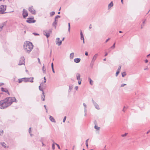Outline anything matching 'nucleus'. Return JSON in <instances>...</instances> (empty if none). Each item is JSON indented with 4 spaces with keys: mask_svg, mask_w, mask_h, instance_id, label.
Returning <instances> with one entry per match:
<instances>
[{
    "mask_svg": "<svg viewBox=\"0 0 150 150\" xmlns=\"http://www.w3.org/2000/svg\"><path fill=\"white\" fill-rule=\"evenodd\" d=\"M126 85V84H125V83H123V84H122L121 85V87H124Z\"/></svg>",
    "mask_w": 150,
    "mask_h": 150,
    "instance_id": "obj_45",
    "label": "nucleus"
},
{
    "mask_svg": "<svg viewBox=\"0 0 150 150\" xmlns=\"http://www.w3.org/2000/svg\"><path fill=\"white\" fill-rule=\"evenodd\" d=\"M113 6V4L112 1H111L108 5V9H110Z\"/></svg>",
    "mask_w": 150,
    "mask_h": 150,
    "instance_id": "obj_15",
    "label": "nucleus"
},
{
    "mask_svg": "<svg viewBox=\"0 0 150 150\" xmlns=\"http://www.w3.org/2000/svg\"><path fill=\"white\" fill-rule=\"evenodd\" d=\"M78 86H76L75 87V89L76 90H77L78 89Z\"/></svg>",
    "mask_w": 150,
    "mask_h": 150,
    "instance_id": "obj_55",
    "label": "nucleus"
},
{
    "mask_svg": "<svg viewBox=\"0 0 150 150\" xmlns=\"http://www.w3.org/2000/svg\"><path fill=\"white\" fill-rule=\"evenodd\" d=\"M40 87H41V84H40V86H39V90L40 91H42V93L43 91V90L42 89V88H41Z\"/></svg>",
    "mask_w": 150,
    "mask_h": 150,
    "instance_id": "obj_35",
    "label": "nucleus"
},
{
    "mask_svg": "<svg viewBox=\"0 0 150 150\" xmlns=\"http://www.w3.org/2000/svg\"><path fill=\"white\" fill-rule=\"evenodd\" d=\"M44 107L45 110H46V112H47V109L46 108V105H44Z\"/></svg>",
    "mask_w": 150,
    "mask_h": 150,
    "instance_id": "obj_51",
    "label": "nucleus"
},
{
    "mask_svg": "<svg viewBox=\"0 0 150 150\" xmlns=\"http://www.w3.org/2000/svg\"><path fill=\"white\" fill-rule=\"evenodd\" d=\"M146 20H145L143 22V24H144Z\"/></svg>",
    "mask_w": 150,
    "mask_h": 150,
    "instance_id": "obj_63",
    "label": "nucleus"
},
{
    "mask_svg": "<svg viewBox=\"0 0 150 150\" xmlns=\"http://www.w3.org/2000/svg\"><path fill=\"white\" fill-rule=\"evenodd\" d=\"M150 132V129L146 133V134H148Z\"/></svg>",
    "mask_w": 150,
    "mask_h": 150,
    "instance_id": "obj_61",
    "label": "nucleus"
},
{
    "mask_svg": "<svg viewBox=\"0 0 150 150\" xmlns=\"http://www.w3.org/2000/svg\"><path fill=\"white\" fill-rule=\"evenodd\" d=\"M66 118H67L66 116L64 117V119H63V122H65Z\"/></svg>",
    "mask_w": 150,
    "mask_h": 150,
    "instance_id": "obj_42",
    "label": "nucleus"
},
{
    "mask_svg": "<svg viewBox=\"0 0 150 150\" xmlns=\"http://www.w3.org/2000/svg\"><path fill=\"white\" fill-rule=\"evenodd\" d=\"M60 17V16H59V15L56 16L55 18L54 19H55V21H57V19L58 18H59Z\"/></svg>",
    "mask_w": 150,
    "mask_h": 150,
    "instance_id": "obj_34",
    "label": "nucleus"
},
{
    "mask_svg": "<svg viewBox=\"0 0 150 150\" xmlns=\"http://www.w3.org/2000/svg\"><path fill=\"white\" fill-rule=\"evenodd\" d=\"M98 56V54H96L94 55L93 56V57L92 60V62H94V61H95V60L96 59L97 57Z\"/></svg>",
    "mask_w": 150,
    "mask_h": 150,
    "instance_id": "obj_13",
    "label": "nucleus"
},
{
    "mask_svg": "<svg viewBox=\"0 0 150 150\" xmlns=\"http://www.w3.org/2000/svg\"><path fill=\"white\" fill-rule=\"evenodd\" d=\"M126 75L125 72H124L122 73V77H124Z\"/></svg>",
    "mask_w": 150,
    "mask_h": 150,
    "instance_id": "obj_31",
    "label": "nucleus"
},
{
    "mask_svg": "<svg viewBox=\"0 0 150 150\" xmlns=\"http://www.w3.org/2000/svg\"><path fill=\"white\" fill-rule=\"evenodd\" d=\"M55 144L57 145V146L58 147V148L59 149H60V146H59V145H58V144H57V143H55Z\"/></svg>",
    "mask_w": 150,
    "mask_h": 150,
    "instance_id": "obj_47",
    "label": "nucleus"
},
{
    "mask_svg": "<svg viewBox=\"0 0 150 150\" xmlns=\"http://www.w3.org/2000/svg\"><path fill=\"white\" fill-rule=\"evenodd\" d=\"M33 46L32 43L29 42L27 41L24 44L23 48L25 52L29 53L32 50Z\"/></svg>",
    "mask_w": 150,
    "mask_h": 150,
    "instance_id": "obj_1",
    "label": "nucleus"
},
{
    "mask_svg": "<svg viewBox=\"0 0 150 150\" xmlns=\"http://www.w3.org/2000/svg\"><path fill=\"white\" fill-rule=\"evenodd\" d=\"M28 10L32 14H35L36 12L35 10L33 8V6H31L29 8Z\"/></svg>",
    "mask_w": 150,
    "mask_h": 150,
    "instance_id": "obj_7",
    "label": "nucleus"
},
{
    "mask_svg": "<svg viewBox=\"0 0 150 150\" xmlns=\"http://www.w3.org/2000/svg\"><path fill=\"white\" fill-rule=\"evenodd\" d=\"M144 26V24L142 25H141V29H142V28H143V27Z\"/></svg>",
    "mask_w": 150,
    "mask_h": 150,
    "instance_id": "obj_58",
    "label": "nucleus"
},
{
    "mask_svg": "<svg viewBox=\"0 0 150 150\" xmlns=\"http://www.w3.org/2000/svg\"><path fill=\"white\" fill-rule=\"evenodd\" d=\"M50 120L51 122H55V119L52 116H50Z\"/></svg>",
    "mask_w": 150,
    "mask_h": 150,
    "instance_id": "obj_18",
    "label": "nucleus"
},
{
    "mask_svg": "<svg viewBox=\"0 0 150 150\" xmlns=\"http://www.w3.org/2000/svg\"><path fill=\"white\" fill-rule=\"evenodd\" d=\"M94 128L97 130H99L100 129V127L98 126H97L95 125L94 126Z\"/></svg>",
    "mask_w": 150,
    "mask_h": 150,
    "instance_id": "obj_27",
    "label": "nucleus"
},
{
    "mask_svg": "<svg viewBox=\"0 0 150 150\" xmlns=\"http://www.w3.org/2000/svg\"><path fill=\"white\" fill-rule=\"evenodd\" d=\"M33 34L34 35H39V34L37 33H33Z\"/></svg>",
    "mask_w": 150,
    "mask_h": 150,
    "instance_id": "obj_46",
    "label": "nucleus"
},
{
    "mask_svg": "<svg viewBox=\"0 0 150 150\" xmlns=\"http://www.w3.org/2000/svg\"><path fill=\"white\" fill-rule=\"evenodd\" d=\"M3 130H1V131H0V135H1V134L3 132Z\"/></svg>",
    "mask_w": 150,
    "mask_h": 150,
    "instance_id": "obj_56",
    "label": "nucleus"
},
{
    "mask_svg": "<svg viewBox=\"0 0 150 150\" xmlns=\"http://www.w3.org/2000/svg\"><path fill=\"white\" fill-rule=\"evenodd\" d=\"M148 60L147 59H146L145 60V62L147 63L148 62Z\"/></svg>",
    "mask_w": 150,
    "mask_h": 150,
    "instance_id": "obj_60",
    "label": "nucleus"
},
{
    "mask_svg": "<svg viewBox=\"0 0 150 150\" xmlns=\"http://www.w3.org/2000/svg\"><path fill=\"white\" fill-rule=\"evenodd\" d=\"M92 102L95 108L97 110H100V108L99 105L93 100V99H92Z\"/></svg>",
    "mask_w": 150,
    "mask_h": 150,
    "instance_id": "obj_6",
    "label": "nucleus"
},
{
    "mask_svg": "<svg viewBox=\"0 0 150 150\" xmlns=\"http://www.w3.org/2000/svg\"><path fill=\"white\" fill-rule=\"evenodd\" d=\"M8 106L7 102H5V99L0 101V108L1 109H4Z\"/></svg>",
    "mask_w": 150,
    "mask_h": 150,
    "instance_id": "obj_3",
    "label": "nucleus"
},
{
    "mask_svg": "<svg viewBox=\"0 0 150 150\" xmlns=\"http://www.w3.org/2000/svg\"><path fill=\"white\" fill-rule=\"evenodd\" d=\"M60 40V38H57L56 39V43L58 46H60L61 45L62 43V41Z\"/></svg>",
    "mask_w": 150,
    "mask_h": 150,
    "instance_id": "obj_8",
    "label": "nucleus"
},
{
    "mask_svg": "<svg viewBox=\"0 0 150 150\" xmlns=\"http://www.w3.org/2000/svg\"><path fill=\"white\" fill-rule=\"evenodd\" d=\"M121 66H119V67H118V68L117 70V71H119L120 72V70L121 69Z\"/></svg>",
    "mask_w": 150,
    "mask_h": 150,
    "instance_id": "obj_40",
    "label": "nucleus"
},
{
    "mask_svg": "<svg viewBox=\"0 0 150 150\" xmlns=\"http://www.w3.org/2000/svg\"><path fill=\"white\" fill-rule=\"evenodd\" d=\"M25 58L24 57H21L20 59V61L18 63V65H21L22 64H24L25 63Z\"/></svg>",
    "mask_w": 150,
    "mask_h": 150,
    "instance_id": "obj_5",
    "label": "nucleus"
},
{
    "mask_svg": "<svg viewBox=\"0 0 150 150\" xmlns=\"http://www.w3.org/2000/svg\"><path fill=\"white\" fill-rule=\"evenodd\" d=\"M76 79L77 80L81 79H80V75L79 73H77L76 74Z\"/></svg>",
    "mask_w": 150,
    "mask_h": 150,
    "instance_id": "obj_16",
    "label": "nucleus"
},
{
    "mask_svg": "<svg viewBox=\"0 0 150 150\" xmlns=\"http://www.w3.org/2000/svg\"><path fill=\"white\" fill-rule=\"evenodd\" d=\"M42 94L43 95H42V96L41 99L42 100L44 101L45 100V95H44V91H43V92L42 93Z\"/></svg>",
    "mask_w": 150,
    "mask_h": 150,
    "instance_id": "obj_19",
    "label": "nucleus"
},
{
    "mask_svg": "<svg viewBox=\"0 0 150 150\" xmlns=\"http://www.w3.org/2000/svg\"><path fill=\"white\" fill-rule=\"evenodd\" d=\"M128 134L127 133H125V134H122L121 135V136L122 137H124L127 135Z\"/></svg>",
    "mask_w": 150,
    "mask_h": 150,
    "instance_id": "obj_38",
    "label": "nucleus"
},
{
    "mask_svg": "<svg viewBox=\"0 0 150 150\" xmlns=\"http://www.w3.org/2000/svg\"><path fill=\"white\" fill-rule=\"evenodd\" d=\"M81 59L79 58H75L74 59V61L76 63H78L80 62Z\"/></svg>",
    "mask_w": 150,
    "mask_h": 150,
    "instance_id": "obj_14",
    "label": "nucleus"
},
{
    "mask_svg": "<svg viewBox=\"0 0 150 150\" xmlns=\"http://www.w3.org/2000/svg\"><path fill=\"white\" fill-rule=\"evenodd\" d=\"M88 79L89 81L90 84L91 85H92L93 84V81L92 80V79L90 77L88 78Z\"/></svg>",
    "mask_w": 150,
    "mask_h": 150,
    "instance_id": "obj_20",
    "label": "nucleus"
},
{
    "mask_svg": "<svg viewBox=\"0 0 150 150\" xmlns=\"http://www.w3.org/2000/svg\"><path fill=\"white\" fill-rule=\"evenodd\" d=\"M1 89L2 91L6 92L8 95H9V93L8 91V90L7 89L2 87L1 88Z\"/></svg>",
    "mask_w": 150,
    "mask_h": 150,
    "instance_id": "obj_12",
    "label": "nucleus"
},
{
    "mask_svg": "<svg viewBox=\"0 0 150 150\" xmlns=\"http://www.w3.org/2000/svg\"><path fill=\"white\" fill-rule=\"evenodd\" d=\"M38 63H39L40 64H41V62H40V59H39V58H38Z\"/></svg>",
    "mask_w": 150,
    "mask_h": 150,
    "instance_id": "obj_48",
    "label": "nucleus"
},
{
    "mask_svg": "<svg viewBox=\"0 0 150 150\" xmlns=\"http://www.w3.org/2000/svg\"><path fill=\"white\" fill-rule=\"evenodd\" d=\"M52 71L54 73H55V71H54V68L52 67Z\"/></svg>",
    "mask_w": 150,
    "mask_h": 150,
    "instance_id": "obj_54",
    "label": "nucleus"
},
{
    "mask_svg": "<svg viewBox=\"0 0 150 150\" xmlns=\"http://www.w3.org/2000/svg\"><path fill=\"white\" fill-rule=\"evenodd\" d=\"M5 99V102L7 103L8 106L11 105L13 102L16 103L17 102V100L15 97H8L6 98Z\"/></svg>",
    "mask_w": 150,
    "mask_h": 150,
    "instance_id": "obj_2",
    "label": "nucleus"
},
{
    "mask_svg": "<svg viewBox=\"0 0 150 150\" xmlns=\"http://www.w3.org/2000/svg\"><path fill=\"white\" fill-rule=\"evenodd\" d=\"M74 53H71L70 55V58L71 59H72L73 58H74Z\"/></svg>",
    "mask_w": 150,
    "mask_h": 150,
    "instance_id": "obj_21",
    "label": "nucleus"
},
{
    "mask_svg": "<svg viewBox=\"0 0 150 150\" xmlns=\"http://www.w3.org/2000/svg\"><path fill=\"white\" fill-rule=\"evenodd\" d=\"M86 147H87V148H88V141H86Z\"/></svg>",
    "mask_w": 150,
    "mask_h": 150,
    "instance_id": "obj_43",
    "label": "nucleus"
},
{
    "mask_svg": "<svg viewBox=\"0 0 150 150\" xmlns=\"http://www.w3.org/2000/svg\"><path fill=\"white\" fill-rule=\"evenodd\" d=\"M29 81L31 82H33V80L34 79V78L33 77H30V78H29Z\"/></svg>",
    "mask_w": 150,
    "mask_h": 150,
    "instance_id": "obj_28",
    "label": "nucleus"
},
{
    "mask_svg": "<svg viewBox=\"0 0 150 150\" xmlns=\"http://www.w3.org/2000/svg\"><path fill=\"white\" fill-rule=\"evenodd\" d=\"M42 71L44 73H46V69L45 68V67L43 66L42 67Z\"/></svg>",
    "mask_w": 150,
    "mask_h": 150,
    "instance_id": "obj_33",
    "label": "nucleus"
},
{
    "mask_svg": "<svg viewBox=\"0 0 150 150\" xmlns=\"http://www.w3.org/2000/svg\"><path fill=\"white\" fill-rule=\"evenodd\" d=\"M120 72V71H117L115 75L116 76H117L118 75V74Z\"/></svg>",
    "mask_w": 150,
    "mask_h": 150,
    "instance_id": "obj_41",
    "label": "nucleus"
},
{
    "mask_svg": "<svg viewBox=\"0 0 150 150\" xmlns=\"http://www.w3.org/2000/svg\"><path fill=\"white\" fill-rule=\"evenodd\" d=\"M70 23H68V31L69 32H70Z\"/></svg>",
    "mask_w": 150,
    "mask_h": 150,
    "instance_id": "obj_37",
    "label": "nucleus"
},
{
    "mask_svg": "<svg viewBox=\"0 0 150 150\" xmlns=\"http://www.w3.org/2000/svg\"><path fill=\"white\" fill-rule=\"evenodd\" d=\"M57 24V21H54L53 22V25H55L56 24ZM55 28H56V26L55 25L54 26Z\"/></svg>",
    "mask_w": 150,
    "mask_h": 150,
    "instance_id": "obj_32",
    "label": "nucleus"
},
{
    "mask_svg": "<svg viewBox=\"0 0 150 150\" xmlns=\"http://www.w3.org/2000/svg\"><path fill=\"white\" fill-rule=\"evenodd\" d=\"M18 83H20L22 82L23 81H24V78L21 79H18Z\"/></svg>",
    "mask_w": 150,
    "mask_h": 150,
    "instance_id": "obj_24",
    "label": "nucleus"
},
{
    "mask_svg": "<svg viewBox=\"0 0 150 150\" xmlns=\"http://www.w3.org/2000/svg\"><path fill=\"white\" fill-rule=\"evenodd\" d=\"M44 34L47 37V38H48L50 35V33H47L45 31H44Z\"/></svg>",
    "mask_w": 150,
    "mask_h": 150,
    "instance_id": "obj_17",
    "label": "nucleus"
},
{
    "mask_svg": "<svg viewBox=\"0 0 150 150\" xmlns=\"http://www.w3.org/2000/svg\"><path fill=\"white\" fill-rule=\"evenodd\" d=\"M6 9V6L2 5L0 6V14H4L6 13L5 12Z\"/></svg>",
    "mask_w": 150,
    "mask_h": 150,
    "instance_id": "obj_4",
    "label": "nucleus"
},
{
    "mask_svg": "<svg viewBox=\"0 0 150 150\" xmlns=\"http://www.w3.org/2000/svg\"><path fill=\"white\" fill-rule=\"evenodd\" d=\"M92 28V26H91V24H90V26H89V28L90 29H91Z\"/></svg>",
    "mask_w": 150,
    "mask_h": 150,
    "instance_id": "obj_59",
    "label": "nucleus"
},
{
    "mask_svg": "<svg viewBox=\"0 0 150 150\" xmlns=\"http://www.w3.org/2000/svg\"><path fill=\"white\" fill-rule=\"evenodd\" d=\"M55 12L54 11H52L50 13V14L51 16H52L55 14Z\"/></svg>",
    "mask_w": 150,
    "mask_h": 150,
    "instance_id": "obj_30",
    "label": "nucleus"
},
{
    "mask_svg": "<svg viewBox=\"0 0 150 150\" xmlns=\"http://www.w3.org/2000/svg\"><path fill=\"white\" fill-rule=\"evenodd\" d=\"M80 35H81V40H83L84 39L83 35L82 33V31L81 32Z\"/></svg>",
    "mask_w": 150,
    "mask_h": 150,
    "instance_id": "obj_23",
    "label": "nucleus"
},
{
    "mask_svg": "<svg viewBox=\"0 0 150 150\" xmlns=\"http://www.w3.org/2000/svg\"><path fill=\"white\" fill-rule=\"evenodd\" d=\"M33 18H30L29 19L27 20L26 22L29 23H34L36 22V21L35 20H33Z\"/></svg>",
    "mask_w": 150,
    "mask_h": 150,
    "instance_id": "obj_11",
    "label": "nucleus"
},
{
    "mask_svg": "<svg viewBox=\"0 0 150 150\" xmlns=\"http://www.w3.org/2000/svg\"><path fill=\"white\" fill-rule=\"evenodd\" d=\"M115 43H114L113 44V45L111 47V48L112 49H114L115 47Z\"/></svg>",
    "mask_w": 150,
    "mask_h": 150,
    "instance_id": "obj_39",
    "label": "nucleus"
},
{
    "mask_svg": "<svg viewBox=\"0 0 150 150\" xmlns=\"http://www.w3.org/2000/svg\"><path fill=\"white\" fill-rule=\"evenodd\" d=\"M0 144L2 146L5 148L8 147V145L6 142H1Z\"/></svg>",
    "mask_w": 150,
    "mask_h": 150,
    "instance_id": "obj_10",
    "label": "nucleus"
},
{
    "mask_svg": "<svg viewBox=\"0 0 150 150\" xmlns=\"http://www.w3.org/2000/svg\"><path fill=\"white\" fill-rule=\"evenodd\" d=\"M150 56V54H149L147 56V57H149V56Z\"/></svg>",
    "mask_w": 150,
    "mask_h": 150,
    "instance_id": "obj_64",
    "label": "nucleus"
},
{
    "mask_svg": "<svg viewBox=\"0 0 150 150\" xmlns=\"http://www.w3.org/2000/svg\"><path fill=\"white\" fill-rule=\"evenodd\" d=\"M51 67H52H52H53V63H52V64H51Z\"/></svg>",
    "mask_w": 150,
    "mask_h": 150,
    "instance_id": "obj_62",
    "label": "nucleus"
},
{
    "mask_svg": "<svg viewBox=\"0 0 150 150\" xmlns=\"http://www.w3.org/2000/svg\"><path fill=\"white\" fill-rule=\"evenodd\" d=\"M44 83H45L46 82V78L45 77H44Z\"/></svg>",
    "mask_w": 150,
    "mask_h": 150,
    "instance_id": "obj_49",
    "label": "nucleus"
},
{
    "mask_svg": "<svg viewBox=\"0 0 150 150\" xmlns=\"http://www.w3.org/2000/svg\"><path fill=\"white\" fill-rule=\"evenodd\" d=\"M78 83L79 84V85L81 84V79L79 80H78Z\"/></svg>",
    "mask_w": 150,
    "mask_h": 150,
    "instance_id": "obj_44",
    "label": "nucleus"
},
{
    "mask_svg": "<svg viewBox=\"0 0 150 150\" xmlns=\"http://www.w3.org/2000/svg\"><path fill=\"white\" fill-rule=\"evenodd\" d=\"M73 88V86L72 85H70L69 86V89L68 90V91L69 92H71V90Z\"/></svg>",
    "mask_w": 150,
    "mask_h": 150,
    "instance_id": "obj_26",
    "label": "nucleus"
},
{
    "mask_svg": "<svg viewBox=\"0 0 150 150\" xmlns=\"http://www.w3.org/2000/svg\"><path fill=\"white\" fill-rule=\"evenodd\" d=\"M108 53L107 52H105V55H104L105 56H105H107L108 55Z\"/></svg>",
    "mask_w": 150,
    "mask_h": 150,
    "instance_id": "obj_57",
    "label": "nucleus"
},
{
    "mask_svg": "<svg viewBox=\"0 0 150 150\" xmlns=\"http://www.w3.org/2000/svg\"><path fill=\"white\" fill-rule=\"evenodd\" d=\"M24 81L25 82H27L29 81V78H24Z\"/></svg>",
    "mask_w": 150,
    "mask_h": 150,
    "instance_id": "obj_25",
    "label": "nucleus"
},
{
    "mask_svg": "<svg viewBox=\"0 0 150 150\" xmlns=\"http://www.w3.org/2000/svg\"><path fill=\"white\" fill-rule=\"evenodd\" d=\"M55 143L54 144V143H53L52 144V149H53V150H54L55 149Z\"/></svg>",
    "mask_w": 150,
    "mask_h": 150,
    "instance_id": "obj_36",
    "label": "nucleus"
},
{
    "mask_svg": "<svg viewBox=\"0 0 150 150\" xmlns=\"http://www.w3.org/2000/svg\"><path fill=\"white\" fill-rule=\"evenodd\" d=\"M83 105L84 107V112H87V110H86L87 106H86V104L84 103H83Z\"/></svg>",
    "mask_w": 150,
    "mask_h": 150,
    "instance_id": "obj_22",
    "label": "nucleus"
},
{
    "mask_svg": "<svg viewBox=\"0 0 150 150\" xmlns=\"http://www.w3.org/2000/svg\"><path fill=\"white\" fill-rule=\"evenodd\" d=\"M3 27V26H0V30H1V31L2 30Z\"/></svg>",
    "mask_w": 150,
    "mask_h": 150,
    "instance_id": "obj_52",
    "label": "nucleus"
},
{
    "mask_svg": "<svg viewBox=\"0 0 150 150\" xmlns=\"http://www.w3.org/2000/svg\"><path fill=\"white\" fill-rule=\"evenodd\" d=\"M28 13L27 11L25 9L23 11V16L24 18H25L28 16Z\"/></svg>",
    "mask_w": 150,
    "mask_h": 150,
    "instance_id": "obj_9",
    "label": "nucleus"
},
{
    "mask_svg": "<svg viewBox=\"0 0 150 150\" xmlns=\"http://www.w3.org/2000/svg\"><path fill=\"white\" fill-rule=\"evenodd\" d=\"M85 55L86 56H87L88 55V53L86 51L85 53Z\"/></svg>",
    "mask_w": 150,
    "mask_h": 150,
    "instance_id": "obj_50",
    "label": "nucleus"
},
{
    "mask_svg": "<svg viewBox=\"0 0 150 150\" xmlns=\"http://www.w3.org/2000/svg\"><path fill=\"white\" fill-rule=\"evenodd\" d=\"M110 40V38H108V39H107L105 42V43H107L108 41L109 40Z\"/></svg>",
    "mask_w": 150,
    "mask_h": 150,
    "instance_id": "obj_53",
    "label": "nucleus"
},
{
    "mask_svg": "<svg viewBox=\"0 0 150 150\" xmlns=\"http://www.w3.org/2000/svg\"><path fill=\"white\" fill-rule=\"evenodd\" d=\"M31 127H30L29 128V129H28V132H29V134H30V135L31 136H32L33 135V134H32L31 133Z\"/></svg>",
    "mask_w": 150,
    "mask_h": 150,
    "instance_id": "obj_29",
    "label": "nucleus"
}]
</instances>
